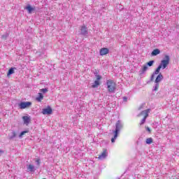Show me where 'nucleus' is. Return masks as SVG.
I'll return each instance as SVG.
<instances>
[{"instance_id":"dca6fc26","label":"nucleus","mask_w":179,"mask_h":179,"mask_svg":"<svg viewBox=\"0 0 179 179\" xmlns=\"http://www.w3.org/2000/svg\"><path fill=\"white\" fill-rule=\"evenodd\" d=\"M15 68L11 67L9 70L8 72L7 73V76H10V75H13L15 73Z\"/></svg>"},{"instance_id":"c85d7f7f","label":"nucleus","mask_w":179,"mask_h":179,"mask_svg":"<svg viewBox=\"0 0 179 179\" xmlns=\"http://www.w3.org/2000/svg\"><path fill=\"white\" fill-rule=\"evenodd\" d=\"M16 136V132L13 131V138H15Z\"/></svg>"},{"instance_id":"4468645a","label":"nucleus","mask_w":179,"mask_h":179,"mask_svg":"<svg viewBox=\"0 0 179 179\" xmlns=\"http://www.w3.org/2000/svg\"><path fill=\"white\" fill-rule=\"evenodd\" d=\"M159 54H160V50H159L158 48L155 49L151 52L152 57H156V55H159Z\"/></svg>"},{"instance_id":"0eeeda50","label":"nucleus","mask_w":179,"mask_h":179,"mask_svg":"<svg viewBox=\"0 0 179 179\" xmlns=\"http://www.w3.org/2000/svg\"><path fill=\"white\" fill-rule=\"evenodd\" d=\"M42 114H43V115H50V114H52V108H51L50 106L43 108L42 110Z\"/></svg>"},{"instance_id":"f8f14e48","label":"nucleus","mask_w":179,"mask_h":179,"mask_svg":"<svg viewBox=\"0 0 179 179\" xmlns=\"http://www.w3.org/2000/svg\"><path fill=\"white\" fill-rule=\"evenodd\" d=\"M38 96L36 98V101H38L39 103H41L43 100H44V96L42 93H38Z\"/></svg>"},{"instance_id":"39448f33","label":"nucleus","mask_w":179,"mask_h":179,"mask_svg":"<svg viewBox=\"0 0 179 179\" xmlns=\"http://www.w3.org/2000/svg\"><path fill=\"white\" fill-rule=\"evenodd\" d=\"M121 129H122V124H121L120 120H118L116 122L115 130L113 131V134H118V132H120V131H121Z\"/></svg>"},{"instance_id":"9b49d317","label":"nucleus","mask_w":179,"mask_h":179,"mask_svg":"<svg viewBox=\"0 0 179 179\" xmlns=\"http://www.w3.org/2000/svg\"><path fill=\"white\" fill-rule=\"evenodd\" d=\"M163 78H164L163 74L159 73L155 79V83H160V82H162V80L163 79Z\"/></svg>"},{"instance_id":"4be33fe9","label":"nucleus","mask_w":179,"mask_h":179,"mask_svg":"<svg viewBox=\"0 0 179 179\" xmlns=\"http://www.w3.org/2000/svg\"><path fill=\"white\" fill-rule=\"evenodd\" d=\"M153 64H155V61L151 60V61L147 62V66H152Z\"/></svg>"},{"instance_id":"9d476101","label":"nucleus","mask_w":179,"mask_h":179,"mask_svg":"<svg viewBox=\"0 0 179 179\" xmlns=\"http://www.w3.org/2000/svg\"><path fill=\"white\" fill-rule=\"evenodd\" d=\"M22 120L24 121V124L27 126L29 125V124H30V121H31L29 116H23Z\"/></svg>"},{"instance_id":"2eb2a0df","label":"nucleus","mask_w":179,"mask_h":179,"mask_svg":"<svg viewBox=\"0 0 179 179\" xmlns=\"http://www.w3.org/2000/svg\"><path fill=\"white\" fill-rule=\"evenodd\" d=\"M99 86H100V81L96 80L94 84H92V87L96 89V87H99Z\"/></svg>"},{"instance_id":"423d86ee","label":"nucleus","mask_w":179,"mask_h":179,"mask_svg":"<svg viewBox=\"0 0 179 179\" xmlns=\"http://www.w3.org/2000/svg\"><path fill=\"white\" fill-rule=\"evenodd\" d=\"M107 156H108V152H107V149L103 148L101 154L98 156V159L99 160H103V159H106Z\"/></svg>"},{"instance_id":"f3484780","label":"nucleus","mask_w":179,"mask_h":179,"mask_svg":"<svg viewBox=\"0 0 179 179\" xmlns=\"http://www.w3.org/2000/svg\"><path fill=\"white\" fill-rule=\"evenodd\" d=\"M148 71V65H143L140 70V73H145Z\"/></svg>"},{"instance_id":"a211bd4d","label":"nucleus","mask_w":179,"mask_h":179,"mask_svg":"<svg viewBox=\"0 0 179 179\" xmlns=\"http://www.w3.org/2000/svg\"><path fill=\"white\" fill-rule=\"evenodd\" d=\"M26 9L28 10L29 13H31V12H33V10H34V8H32L30 5H28L26 7Z\"/></svg>"},{"instance_id":"cd10ccee","label":"nucleus","mask_w":179,"mask_h":179,"mask_svg":"<svg viewBox=\"0 0 179 179\" xmlns=\"http://www.w3.org/2000/svg\"><path fill=\"white\" fill-rule=\"evenodd\" d=\"M123 101H124L125 103H127V101H128V98L127 96H124L123 97Z\"/></svg>"},{"instance_id":"aec40b11","label":"nucleus","mask_w":179,"mask_h":179,"mask_svg":"<svg viewBox=\"0 0 179 179\" xmlns=\"http://www.w3.org/2000/svg\"><path fill=\"white\" fill-rule=\"evenodd\" d=\"M113 134H114V136L111 138L112 143H114V142H115V139L118 138V134L117 133H113Z\"/></svg>"},{"instance_id":"412c9836","label":"nucleus","mask_w":179,"mask_h":179,"mask_svg":"<svg viewBox=\"0 0 179 179\" xmlns=\"http://www.w3.org/2000/svg\"><path fill=\"white\" fill-rule=\"evenodd\" d=\"M160 87V84L156 83L154 90L155 92H157V90H159V88Z\"/></svg>"},{"instance_id":"6e6552de","label":"nucleus","mask_w":179,"mask_h":179,"mask_svg":"<svg viewBox=\"0 0 179 179\" xmlns=\"http://www.w3.org/2000/svg\"><path fill=\"white\" fill-rule=\"evenodd\" d=\"M108 52H110V50L107 48H101V50L99 51V54L102 57L104 55H107V54H108Z\"/></svg>"},{"instance_id":"20e7f679","label":"nucleus","mask_w":179,"mask_h":179,"mask_svg":"<svg viewBox=\"0 0 179 179\" xmlns=\"http://www.w3.org/2000/svg\"><path fill=\"white\" fill-rule=\"evenodd\" d=\"M19 107L21 110H24V108H29L31 106V102L30 101H23L19 103Z\"/></svg>"},{"instance_id":"1a4fd4ad","label":"nucleus","mask_w":179,"mask_h":179,"mask_svg":"<svg viewBox=\"0 0 179 179\" xmlns=\"http://www.w3.org/2000/svg\"><path fill=\"white\" fill-rule=\"evenodd\" d=\"M81 34H83V36H86L87 34H89V32L87 31V27H86V25H83L81 27Z\"/></svg>"},{"instance_id":"5701e85b","label":"nucleus","mask_w":179,"mask_h":179,"mask_svg":"<svg viewBox=\"0 0 179 179\" xmlns=\"http://www.w3.org/2000/svg\"><path fill=\"white\" fill-rule=\"evenodd\" d=\"M24 134H29V130L22 131L20 134V138H22Z\"/></svg>"},{"instance_id":"f03ea898","label":"nucleus","mask_w":179,"mask_h":179,"mask_svg":"<svg viewBox=\"0 0 179 179\" xmlns=\"http://www.w3.org/2000/svg\"><path fill=\"white\" fill-rule=\"evenodd\" d=\"M149 113H150V109H146L141 111L138 115V117H143V119L141 120L140 123L138 124L139 127H141L146 122V118L149 117Z\"/></svg>"},{"instance_id":"b1692460","label":"nucleus","mask_w":179,"mask_h":179,"mask_svg":"<svg viewBox=\"0 0 179 179\" xmlns=\"http://www.w3.org/2000/svg\"><path fill=\"white\" fill-rule=\"evenodd\" d=\"M40 92H41L42 93H47V92H48V89L43 88L40 90Z\"/></svg>"},{"instance_id":"f257e3e1","label":"nucleus","mask_w":179,"mask_h":179,"mask_svg":"<svg viewBox=\"0 0 179 179\" xmlns=\"http://www.w3.org/2000/svg\"><path fill=\"white\" fill-rule=\"evenodd\" d=\"M164 58L165 59L161 61V64L158 66L154 73L152 75L151 80H153V79H155V75H159L160 73L161 69H166L169 64H170V56L166 55L164 56Z\"/></svg>"},{"instance_id":"c756f323","label":"nucleus","mask_w":179,"mask_h":179,"mask_svg":"<svg viewBox=\"0 0 179 179\" xmlns=\"http://www.w3.org/2000/svg\"><path fill=\"white\" fill-rule=\"evenodd\" d=\"M3 153H5V152L3 150H0V155H2Z\"/></svg>"},{"instance_id":"7c9ffc66","label":"nucleus","mask_w":179,"mask_h":179,"mask_svg":"<svg viewBox=\"0 0 179 179\" xmlns=\"http://www.w3.org/2000/svg\"><path fill=\"white\" fill-rule=\"evenodd\" d=\"M43 179H45V178H43Z\"/></svg>"},{"instance_id":"393cba45","label":"nucleus","mask_w":179,"mask_h":179,"mask_svg":"<svg viewBox=\"0 0 179 179\" xmlns=\"http://www.w3.org/2000/svg\"><path fill=\"white\" fill-rule=\"evenodd\" d=\"M36 162L37 163V164L38 166H40V164H41V160L38 158L36 159Z\"/></svg>"},{"instance_id":"a878e982","label":"nucleus","mask_w":179,"mask_h":179,"mask_svg":"<svg viewBox=\"0 0 179 179\" xmlns=\"http://www.w3.org/2000/svg\"><path fill=\"white\" fill-rule=\"evenodd\" d=\"M146 131H148V132H149L150 134V132H152V129H150V128H149V127L145 126V127Z\"/></svg>"},{"instance_id":"6ab92c4d","label":"nucleus","mask_w":179,"mask_h":179,"mask_svg":"<svg viewBox=\"0 0 179 179\" xmlns=\"http://www.w3.org/2000/svg\"><path fill=\"white\" fill-rule=\"evenodd\" d=\"M145 143H147V145H150V144L153 143V138H148L145 140Z\"/></svg>"},{"instance_id":"ddd939ff","label":"nucleus","mask_w":179,"mask_h":179,"mask_svg":"<svg viewBox=\"0 0 179 179\" xmlns=\"http://www.w3.org/2000/svg\"><path fill=\"white\" fill-rule=\"evenodd\" d=\"M27 171H29L31 173H34V171H36V169L34 168L33 164L27 165Z\"/></svg>"},{"instance_id":"bb28decb","label":"nucleus","mask_w":179,"mask_h":179,"mask_svg":"<svg viewBox=\"0 0 179 179\" xmlns=\"http://www.w3.org/2000/svg\"><path fill=\"white\" fill-rule=\"evenodd\" d=\"M96 80H98V81L100 82V80H101V76H100V75H96Z\"/></svg>"},{"instance_id":"7ed1b4c3","label":"nucleus","mask_w":179,"mask_h":179,"mask_svg":"<svg viewBox=\"0 0 179 179\" xmlns=\"http://www.w3.org/2000/svg\"><path fill=\"white\" fill-rule=\"evenodd\" d=\"M106 85L109 93H114V92H115V89H117V83H115L114 80H108L106 81Z\"/></svg>"}]
</instances>
